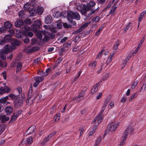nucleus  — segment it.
Wrapping results in <instances>:
<instances>
[{
    "mask_svg": "<svg viewBox=\"0 0 146 146\" xmlns=\"http://www.w3.org/2000/svg\"><path fill=\"white\" fill-rule=\"evenodd\" d=\"M25 100L24 95L23 94L21 97H17L15 100L14 103L16 108H19L22 106Z\"/></svg>",
    "mask_w": 146,
    "mask_h": 146,
    "instance_id": "1",
    "label": "nucleus"
},
{
    "mask_svg": "<svg viewBox=\"0 0 146 146\" xmlns=\"http://www.w3.org/2000/svg\"><path fill=\"white\" fill-rule=\"evenodd\" d=\"M80 16L77 12L73 13L72 11H69L67 13V18L69 21L70 19H74L79 20L80 19Z\"/></svg>",
    "mask_w": 146,
    "mask_h": 146,
    "instance_id": "2",
    "label": "nucleus"
},
{
    "mask_svg": "<svg viewBox=\"0 0 146 146\" xmlns=\"http://www.w3.org/2000/svg\"><path fill=\"white\" fill-rule=\"evenodd\" d=\"M134 131L133 128L131 126H129L125 130L124 133H123L122 137H127L131 136L134 133Z\"/></svg>",
    "mask_w": 146,
    "mask_h": 146,
    "instance_id": "3",
    "label": "nucleus"
},
{
    "mask_svg": "<svg viewBox=\"0 0 146 146\" xmlns=\"http://www.w3.org/2000/svg\"><path fill=\"white\" fill-rule=\"evenodd\" d=\"M119 125L118 122H115V123H110L108 125L107 129L110 132H112L115 131Z\"/></svg>",
    "mask_w": 146,
    "mask_h": 146,
    "instance_id": "4",
    "label": "nucleus"
},
{
    "mask_svg": "<svg viewBox=\"0 0 146 146\" xmlns=\"http://www.w3.org/2000/svg\"><path fill=\"white\" fill-rule=\"evenodd\" d=\"M24 24L23 21L20 19L17 20L15 23V26L21 28L23 31L24 27L25 26H24Z\"/></svg>",
    "mask_w": 146,
    "mask_h": 146,
    "instance_id": "5",
    "label": "nucleus"
},
{
    "mask_svg": "<svg viewBox=\"0 0 146 146\" xmlns=\"http://www.w3.org/2000/svg\"><path fill=\"white\" fill-rule=\"evenodd\" d=\"M14 47L11 45L7 44L5 46L4 49L3 50V52L4 54H6L8 52H11L14 50Z\"/></svg>",
    "mask_w": 146,
    "mask_h": 146,
    "instance_id": "6",
    "label": "nucleus"
},
{
    "mask_svg": "<svg viewBox=\"0 0 146 146\" xmlns=\"http://www.w3.org/2000/svg\"><path fill=\"white\" fill-rule=\"evenodd\" d=\"M10 91V88L7 86L0 88V94H2L4 93H8Z\"/></svg>",
    "mask_w": 146,
    "mask_h": 146,
    "instance_id": "7",
    "label": "nucleus"
},
{
    "mask_svg": "<svg viewBox=\"0 0 146 146\" xmlns=\"http://www.w3.org/2000/svg\"><path fill=\"white\" fill-rule=\"evenodd\" d=\"M29 30V27L26 26L24 27V35H28L30 37H32L33 35V33L32 32H28V31Z\"/></svg>",
    "mask_w": 146,
    "mask_h": 146,
    "instance_id": "8",
    "label": "nucleus"
},
{
    "mask_svg": "<svg viewBox=\"0 0 146 146\" xmlns=\"http://www.w3.org/2000/svg\"><path fill=\"white\" fill-rule=\"evenodd\" d=\"M11 36H10L9 34L5 36L3 40H1L0 42V44H5V42H9L11 40Z\"/></svg>",
    "mask_w": 146,
    "mask_h": 146,
    "instance_id": "9",
    "label": "nucleus"
},
{
    "mask_svg": "<svg viewBox=\"0 0 146 146\" xmlns=\"http://www.w3.org/2000/svg\"><path fill=\"white\" fill-rule=\"evenodd\" d=\"M100 81H99L96 84V85L93 86V88L91 90V93L92 94H94L98 90V87H99L100 84Z\"/></svg>",
    "mask_w": 146,
    "mask_h": 146,
    "instance_id": "10",
    "label": "nucleus"
},
{
    "mask_svg": "<svg viewBox=\"0 0 146 146\" xmlns=\"http://www.w3.org/2000/svg\"><path fill=\"white\" fill-rule=\"evenodd\" d=\"M32 3V7H33V8L31 9L29 11V13L30 15L32 16H34L37 13L36 9L35 8V4H33V2Z\"/></svg>",
    "mask_w": 146,
    "mask_h": 146,
    "instance_id": "11",
    "label": "nucleus"
},
{
    "mask_svg": "<svg viewBox=\"0 0 146 146\" xmlns=\"http://www.w3.org/2000/svg\"><path fill=\"white\" fill-rule=\"evenodd\" d=\"M35 128L36 127L35 125H33L31 126L27 130L25 133V134L29 135L31 134V133H33L34 132Z\"/></svg>",
    "mask_w": 146,
    "mask_h": 146,
    "instance_id": "12",
    "label": "nucleus"
},
{
    "mask_svg": "<svg viewBox=\"0 0 146 146\" xmlns=\"http://www.w3.org/2000/svg\"><path fill=\"white\" fill-rule=\"evenodd\" d=\"M32 2H33V4H35V3L34 1H31V4H30V3H29V2L27 3H26L23 6V9L25 10H27L29 9L32 6Z\"/></svg>",
    "mask_w": 146,
    "mask_h": 146,
    "instance_id": "13",
    "label": "nucleus"
},
{
    "mask_svg": "<svg viewBox=\"0 0 146 146\" xmlns=\"http://www.w3.org/2000/svg\"><path fill=\"white\" fill-rule=\"evenodd\" d=\"M13 110V108L11 106H7L6 107L5 109V111L7 114H11Z\"/></svg>",
    "mask_w": 146,
    "mask_h": 146,
    "instance_id": "14",
    "label": "nucleus"
},
{
    "mask_svg": "<svg viewBox=\"0 0 146 146\" xmlns=\"http://www.w3.org/2000/svg\"><path fill=\"white\" fill-rule=\"evenodd\" d=\"M20 44V42L17 39H14L13 40L11 43V45L13 46L14 47V48L16 46H19Z\"/></svg>",
    "mask_w": 146,
    "mask_h": 146,
    "instance_id": "15",
    "label": "nucleus"
},
{
    "mask_svg": "<svg viewBox=\"0 0 146 146\" xmlns=\"http://www.w3.org/2000/svg\"><path fill=\"white\" fill-rule=\"evenodd\" d=\"M33 25L35 28H38L40 27L41 23L39 20H37L34 22Z\"/></svg>",
    "mask_w": 146,
    "mask_h": 146,
    "instance_id": "16",
    "label": "nucleus"
},
{
    "mask_svg": "<svg viewBox=\"0 0 146 146\" xmlns=\"http://www.w3.org/2000/svg\"><path fill=\"white\" fill-rule=\"evenodd\" d=\"M85 91V90H84V91H82L76 98V99L79 100V101L83 99L84 96Z\"/></svg>",
    "mask_w": 146,
    "mask_h": 146,
    "instance_id": "17",
    "label": "nucleus"
},
{
    "mask_svg": "<svg viewBox=\"0 0 146 146\" xmlns=\"http://www.w3.org/2000/svg\"><path fill=\"white\" fill-rule=\"evenodd\" d=\"M12 25L11 23L9 21H7L5 22L4 24V27L5 29H10L12 27Z\"/></svg>",
    "mask_w": 146,
    "mask_h": 146,
    "instance_id": "18",
    "label": "nucleus"
},
{
    "mask_svg": "<svg viewBox=\"0 0 146 146\" xmlns=\"http://www.w3.org/2000/svg\"><path fill=\"white\" fill-rule=\"evenodd\" d=\"M97 125H93L92 127V130H91L89 133L90 136H92L95 132L97 127Z\"/></svg>",
    "mask_w": 146,
    "mask_h": 146,
    "instance_id": "19",
    "label": "nucleus"
},
{
    "mask_svg": "<svg viewBox=\"0 0 146 146\" xmlns=\"http://www.w3.org/2000/svg\"><path fill=\"white\" fill-rule=\"evenodd\" d=\"M131 57L130 56H127L125 58V60H122V66L121 68V69H123L125 67V65H126V63L127 61H128L129 58Z\"/></svg>",
    "mask_w": 146,
    "mask_h": 146,
    "instance_id": "20",
    "label": "nucleus"
},
{
    "mask_svg": "<svg viewBox=\"0 0 146 146\" xmlns=\"http://www.w3.org/2000/svg\"><path fill=\"white\" fill-rule=\"evenodd\" d=\"M24 139L26 141V143L29 144H31L33 142V138L32 137H26L25 139L24 138L22 142L23 141Z\"/></svg>",
    "mask_w": 146,
    "mask_h": 146,
    "instance_id": "21",
    "label": "nucleus"
},
{
    "mask_svg": "<svg viewBox=\"0 0 146 146\" xmlns=\"http://www.w3.org/2000/svg\"><path fill=\"white\" fill-rule=\"evenodd\" d=\"M43 10V8L42 7H39L37 9V13L39 15H41L42 13Z\"/></svg>",
    "mask_w": 146,
    "mask_h": 146,
    "instance_id": "22",
    "label": "nucleus"
},
{
    "mask_svg": "<svg viewBox=\"0 0 146 146\" xmlns=\"http://www.w3.org/2000/svg\"><path fill=\"white\" fill-rule=\"evenodd\" d=\"M44 78L42 77H37L35 78V80L37 83H39L42 81Z\"/></svg>",
    "mask_w": 146,
    "mask_h": 146,
    "instance_id": "23",
    "label": "nucleus"
},
{
    "mask_svg": "<svg viewBox=\"0 0 146 146\" xmlns=\"http://www.w3.org/2000/svg\"><path fill=\"white\" fill-rule=\"evenodd\" d=\"M87 9V7L86 6H84L81 9L80 11L82 14L86 15Z\"/></svg>",
    "mask_w": 146,
    "mask_h": 146,
    "instance_id": "24",
    "label": "nucleus"
},
{
    "mask_svg": "<svg viewBox=\"0 0 146 146\" xmlns=\"http://www.w3.org/2000/svg\"><path fill=\"white\" fill-rule=\"evenodd\" d=\"M22 66V64L21 62H19L18 63L17 67V70H16V72H17L21 70Z\"/></svg>",
    "mask_w": 146,
    "mask_h": 146,
    "instance_id": "25",
    "label": "nucleus"
},
{
    "mask_svg": "<svg viewBox=\"0 0 146 146\" xmlns=\"http://www.w3.org/2000/svg\"><path fill=\"white\" fill-rule=\"evenodd\" d=\"M127 137H123L122 139H120V143L118 146H123L124 145L126 141Z\"/></svg>",
    "mask_w": 146,
    "mask_h": 146,
    "instance_id": "26",
    "label": "nucleus"
},
{
    "mask_svg": "<svg viewBox=\"0 0 146 146\" xmlns=\"http://www.w3.org/2000/svg\"><path fill=\"white\" fill-rule=\"evenodd\" d=\"M117 7L116 5H114L113 6L110 11L109 12V13L110 14H111L112 15H113L115 13V10L117 9Z\"/></svg>",
    "mask_w": 146,
    "mask_h": 146,
    "instance_id": "27",
    "label": "nucleus"
},
{
    "mask_svg": "<svg viewBox=\"0 0 146 146\" xmlns=\"http://www.w3.org/2000/svg\"><path fill=\"white\" fill-rule=\"evenodd\" d=\"M52 21V19L50 17H46L45 20V22L46 24H50Z\"/></svg>",
    "mask_w": 146,
    "mask_h": 146,
    "instance_id": "28",
    "label": "nucleus"
},
{
    "mask_svg": "<svg viewBox=\"0 0 146 146\" xmlns=\"http://www.w3.org/2000/svg\"><path fill=\"white\" fill-rule=\"evenodd\" d=\"M96 4L95 2L93 1H90L87 3V6L88 7H92Z\"/></svg>",
    "mask_w": 146,
    "mask_h": 146,
    "instance_id": "29",
    "label": "nucleus"
},
{
    "mask_svg": "<svg viewBox=\"0 0 146 146\" xmlns=\"http://www.w3.org/2000/svg\"><path fill=\"white\" fill-rule=\"evenodd\" d=\"M25 14L24 13V11L23 10L20 11L19 14V16L21 18H22L24 17Z\"/></svg>",
    "mask_w": 146,
    "mask_h": 146,
    "instance_id": "30",
    "label": "nucleus"
},
{
    "mask_svg": "<svg viewBox=\"0 0 146 146\" xmlns=\"http://www.w3.org/2000/svg\"><path fill=\"white\" fill-rule=\"evenodd\" d=\"M90 23V22H87L83 24L80 27L83 29V30H84L89 24Z\"/></svg>",
    "mask_w": 146,
    "mask_h": 146,
    "instance_id": "31",
    "label": "nucleus"
},
{
    "mask_svg": "<svg viewBox=\"0 0 146 146\" xmlns=\"http://www.w3.org/2000/svg\"><path fill=\"white\" fill-rule=\"evenodd\" d=\"M0 103L4 104H7L8 103V102L6 101L5 98H3L0 99Z\"/></svg>",
    "mask_w": 146,
    "mask_h": 146,
    "instance_id": "32",
    "label": "nucleus"
},
{
    "mask_svg": "<svg viewBox=\"0 0 146 146\" xmlns=\"http://www.w3.org/2000/svg\"><path fill=\"white\" fill-rule=\"evenodd\" d=\"M113 56V54L110 55V56L108 57V59L106 61L107 64H108L112 60V58Z\"/></svg>",
    "mask_w": 146,
    "mask_h": 146,
    "instance_id": "33",
    "label": "nucleus"
},
{
    "mask_svg": "<svg viewBox=\"0 0 146 146\" xmlns=\"http://www.w3.org/2000/svg\"><path fill=\"white\" fill-rule=\"evenodd\" d=\"M39 49V47L38 46L34 47L29 50V51L33 52L37 51Z\"/></svg>",
    "mask_w": 146,
    "mask_h": 146,
    "instance_id": "34",
    "label": "nucleus"
},
{
    "mask_svg": "<svg viewBox=\"0 0 146 146\" xmlns=\"http://www.w3.org/2000/svg\"><path fill=\"white\" fill-rule=\"evenodd\" d=\"M49 137H45L43 139L42 143L43 145H44L49 140Z\"/></svg>",
    "mask_w": 146,
    "mask_h": 146,
    "instance_id": "35",
    "label": "nucleus"
},
{
    "mask_svg": "<svg viewBox=\"0 0 146 146\" xmlns=\"http://www.w3.org/2000/svg\"><path fill=\"white\" fill-rule=\"evenodd\" d=\"M37 37L39 39H41L42 38V34L40 32L38 31L36 33Z\"/></svg>",
    "mask_w": 146,
    "mask_h": 146,
    "instance_id": "36",
    "label": "nucleus"
},
{
    "mask_svg": "<svg viewBox=\"0 0 146 146\" xmlns=\"http://www.w3.org/2000/svg\"><path fill=\"white\" fill-rule=\"evenodd\" d=\"M83 30V29H82L80 27V28L79 29H78V30H77L76 31H74L73 32V34H76L77 33H78L81 32Z\"/></svg>",
    "mask_w": 146,
    "mask_h": 146,
    "instance_id": "37",
    "label": "nucleus"
},
{
    "mask_svg": "<svg viewBox=\"0 0 146 146\" xmlns=\"http://www.w3.org/2000/svg\"><path fill=\"white\" fill-rule=\"evenodd\" d=\"M63 26L66 29H69L72 27V26L71 25L68 24L66 23H63Z\"/></svg>",
    "mask_w": 146,
    "mask_h": 146,
    "instance_id": "38",
    "label": "nucleus"
},
{
    "mask_svg": "<svg viewBox=\"0 0 146 146\" xmlns=\"http://www.w3.org/2000/svg\"><path fill=\"white\" fill-rule=\"evenodd\" d=\"M16 92L18 93V95H19L21 94L22 92L21 88L20 87H19L17 88L16 91Z\"/></svg>",
    "mask_w": 146,
    "mask_h": 146,
    "instance_id": "39",
    "label": "nucleus"
},
{
    "mask_svg": "<svg viewBox=\"0 0 146 146\" xmlns=\"http://www.w3.org/2000/svg\"><path fill=\"white\" fill-rule=\"evenodd\" d=\"M137 84L138 82L137 81L134 82L131 85V88L132 89H134L135 88V86H137Z\"/></svg>",
    "mask_w": 146,
    "mask_h": 146,
    "instance_id": "40",
    "label": "nucleus"
},
{
    "mask_svg": "<svg viewBox=\"0 0 146 146\" xmlns=\"http://www.w3.org/2000/svg\"><path fill=\"white\" fill-rule=\"evenodd\" d=\"M15 115V114L14 113L13 115L12 116V117L11 119V121H15L17 117L16 116V115Z\"/></svg>",
    "mask_w": 146,
    "mask_h": 146,
    "instance_id": "41",
    "label": "nucleus"
},
{
    "mask_svg": "<svg viewBox=\"0 0 146 146\" xmlns=\"http://www.w3.org/2000/svg\"><path fill=\"white\" fill-rule=\"evenodd\" d=\"M22 111L21 110H19L16 111L15 113V115L18 117L22 113Z\"/></svg>",
    "mask_w": 146,
    "mask_h": 146,
    "instance_id": "42",
    "label": "nucleus"
},
{
    "mask_svg": "<svg viewBox=\"0 0 146 146\" xmlns=\"http://www.w3.org/2000/svg\"><path fill=\"white\" fill-rule=\"evenodd\" d=\"M100 17L98 16L96 17L95 19H93L91 21L92 22H95L96 23L99 20Z\"/></svg>",
    "mask_w": 146,
    "mask_h": 146,
    "instance_id": "43",
    "label": "nucleus"
},
{
    "mask_svg": "<svg viewBox=\"0 0 146 146\" xmlns=\"http://www.w3.org/2000/svg\"><path fill=\"white\" fill-rule=\"evenodd\" d=\"M0 58L3 60H5L6 58L5 56L1 52H0Z\"/></svg>",
    "mask_w": 146,
    "mask_h": 146,
    "instance_id": "44",
    "label": "nucleus"
},
{
    "mask_svg": "<svg viewBox=\"0 0 146 146\" xmlns=\"http://www.w3.org/2000/svg\"><path fill=\"white\" fill-rule=\"evenodd\" d=\"M9 33L10 34V35L12 36L14 34L15 31L14 30L12 29H9L8 31Z\"/></svg>",
    "mask_w": 146,
    "mask_h": 146,
    "instance_id": "45",
    "label": "nucleus"
},
{
    "mask_svg": "<svg viewBox=\"0 0 146 146\" xmlns=\"http://www.w3.org/2000/svg\"><path fill=\"white\" fill-rule=\"evenodd\" d=\"M102 139L101 137H98L97 140L96 141L95 144H97V145H98L102 141Z\"/></svg>",
    "mask_w": 146,
    "mask_h": 146,
    "instance_id": "46",
    "label": "nucleus"
},
{
    "mask_svg": "<svg viewBox=\"0 0 146 146\" xmlns=\"http://www.w3.org/2000/svg\"><path fill=\"white\" fill-rule=\"evenodd\" d=\"M79 131H80L79 137L82 136V134H83V132L84 131V129L83 127L80 128L79 129Z\"/></svg>",
    "mask_w": 146,
    "mask_h": 146,
    "instance_id": "47",
    "label": "nucleus"
},
{
    "mask_svg": "<svg viewBox=\"0 0 146 146\" xmlns=\"http://www.w3.org/2000/svg\"><path fill=\"white\" fill-rule=\"evenodd\" d=\"M126 101V99L125 97H123L120 101L121 103H124Z\"/></svg>",
    "mask_w": 146,
    "mask_h": 146,
    "instance_id": "48",
    "label": "nucleus"
},
{
    "mask_svg": "<svg viewBox=\"0 0 146 146\" xmlns=\"http://www.w3.org/2000/svg\"><path fill=\"white\" fill-rule=\"evenodd\" d=\"M71 45V44L70 43H68V42H65L64 44H63V46L64 47H67L69 46H70Z\"/></svg>",
    "mask_w": 146,
    "mask_h": 146,
    "instance_id": "49",
    "label": "nucleus"
},
{
    "mask_svg": "<svg viewBox=\"0 0 146 146\" xmlns=\"http://www.w3.org/2000/svg\"><path fill=\"white\" fill-rule=\"evenodd\" d=\"M102 96V93L101 92H100L98 95L97 96L96 99L98 100L100 99L101 98Z\"/></svg>",
    "mask_w": 146,
    "mask_h": 146,
    "instance_id": "50",
    "label": "nucleus"
},
{
    "mask_svg": "<svg viewBox=\"0 0 146 146\" xmlns=\"http://www.w3.org/2000/svg\"><path fill=\"white\" fill-rule=\"evenodd\" d=\"M96 61H93L92 64L91 66H92V68H95L96 65Z\"/></svg>",
    "mask_w": 146,
    "mask_h": 146,
    "instance_id": "51",
    "label": "nucleus"
},
{
    "mask_svg": "<svg viewBox=\"0 0 146 146\" xmlns=\"http://www.w3.org/2000/svg\"><path fill=\"white\" fill-rule=\"evenodd\" d=\"M96 9H95L92 12H90L89 14H88V15L87 16V17L88 18V17H90L91 15H92L95 12Z\"/></svg>",
    "mask_w": 146,
    "mask_h": 146,
    "instance_id": "52",
    "label": "nucleus"
},
{
    "mask_svg": "<svg viewBox=\"0 0 146 146\" xmlns=\"http://www.w3.org/2000/svg\"><path fill=\"white\" fill-rule=\"evenodd\" d=\"M96 9H95L92 12H90L89 14H88V15L87 16V17L88 18V17H90L91 15H92L95 12Z\"/></svg>",
    "mask_w": 146,
    "mask_h": 146,
    "instance_id": "53",
    "label": "nucleus"
},
{
    "mask_svg": "<svg viewBox=\"0 0 146 146\" xmlns=\"http://www.w3.org/2000/svg\"><path fill=\"white\" fill-rule=\"evenodd\" d=\"M97 120L98 123V124L102 121H103V119L101 116L100 117L98 118V119H97Z\"/></svg>",
    "mask_w": 146,
    "mask_h": 146,
    "instance_id": "54",
    "label": "nucleus"
},
{
    "mask_svg": "<svg viewBox=\"0 0 146 146\" xmlns=\"http://www.w3.org/2000/svg\"><path fill=\"white\" fill-rule=\"evenodd\" d=\"M5 115H3L1 117V122L2 123H5V122L3 121H5Z\"/></svg>",
    "mask_w": 146,
    "mask_h": 146,
    "instance_id": "55",
    "label": "nucleus"
},
{
    "mask_svg": "<svg viewBox=\"0 0 146 146\" xmlns=\"http://www.w3.org/2000/svg\"><path fill=\"white\" fill-rule=\"evenodd\" d=\"M130 27V23H128L127 25V26L124 29L125 31H126Z\"/></svg>",
    "mask_w": 146,
    "mask_h": 146,
    "instance_id": "56",
    "label": "nucleus"
},
{
    "mask_svg": "<svg viewBox=\"0 0 146 146\" xmlns=\"http://www.w3.org/2000/svg\"><path fill=\"white\" fill-rule=\"evenodd\" d=\"M56 26L58 28L60 29L62 28V25L61 23H57L56 24Z\"/></svg>",
    "mask_w": 146,
    "mask_h": 146,
    "instance_id": "57",
    "label": "nucleus"
},
{
    "mask_svg": "<svg viewBox=\"0 0 146 146\" xmlns=\"http://www.w3.org/2000/svg\"><path fill=\"white\" fill-rule=\"evenodd\" d=\"M49 39V37L48 36L45 35L43 38L44 41H47Z\"/></svg>",
    "mask_w": 146,
    "mask_h": 146,
    "instance_id": "58",
    "label": "nucleus"
},
{
    "mask_svg": "<svg viewBox=\"0 0 146 146\" xmlns=\"http://www.w3.org/2000/svg\"><path fill=\"white\" fill-rule=\"evenodd\" d=\"M67 38L66 37H64L63 39L61 40L60 41V42L61 43H63L64 42L66 41L67 40Z\"/></svg>",
    "mask_w": 146,
    "mask_h": 146,
    "instance_id": "59",
    "label": "nucleus"
},
{
    "mask_svg": "<svg viewBox=\"0 0 146 146\" xmlns=\"http://www.w3.org/2000/svg\"><path fill=\"white\" fill-rule=\"evenodd\" d=\"M100 115H97L96 117L92 121V123H94L96 121H97V119H98L99 117H100Z\"/></svg>",
    "mask_w": 146,
    "mask_h": 146,
    "instance_id": "60",
    "label": "nucleus"
},
{
    "mask_svg": "<svg viewBox=\"0 0 146 146\" xmlns=\"http://www.w3.org/2000/svg\"><path fill=\"white\" fill-rule=\"evenodd\" d=\"M103 67V64H102L101 66V68H99V70L97 72L98 74H100L101 72V71H102V68Z\"/></svg>",
    "mask_w": 146,
    "mask_h": 146,
    "instance_id": "61",
    "label": "nucleus"
},
{
    "mask_svg": "<svg viewBox=\"0 0 146 146\" xmlns=\"http://www.w3.org/2000/svg\"><path fill=\"white\" fill-rule=\"evenodd\" d=\"M56 131H54L52 133L50 134L49 135H48V137H52L54 135L56 134Z\"/></svg>",
    "mask_w": 146,
    "mask_h": 146,
    "instance_id": "62",
    "label": "nucleus"
},
{
    "mask_svg": "<svg viewBox=\"0 0 146 146\" xmlns=\"http://www.w3.org/2000/svg\"><path fill=\"white\" fill-rule=\"evenodd\" d=\"M105 110V109L102 107V108L101 110V111L100 112V113L98 115H100V117L101 116V115L102 114V113L104 112Z\"/></svg>",
    "mask_w": 146,
    "mask_h": 146,
    "instance_id": "63",
    "label": "nucleus"
},
{
    "mask_svg": "<svg viewBox=\"0 0 146 146\" xmlns=\"http://www.w3.org/2000/svg\"><path fill=\"white\" fill-rule=\"evenodd\" d=\"M119 45V44L117 43L113 47V49L114 50H116L117 48V47Z\"/></svg>",
    "mask_w": 146,
    "mask_h": 146,
    "instance_id": "64",
    "label": "nucleus"
}]
</instances>
